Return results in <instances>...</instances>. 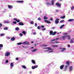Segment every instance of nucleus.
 Here are the masks:
<instances>
[{"mask_svg": "<svg viewBox=\"0 0 74 74\" xmlns=\"http://www.w3.org/2000/svg\"><path fill=\"white\" fill-rule=\"evenodd\" d=\"M10 55V53L9 52H6L5 55V56H8L9 55Z\"/></svg>", "mask_w": 74, "mask_h": 74, "instance_id": "1", "label": "nucleus"}, {"mask_svg": "<svg viewBox=\"0 0 74 74\" xmlns=\"http://www.w3.org/2000/svg\"><path fill=\"white\" fill-rule=\"evenodd\" d=\"M56 5H57L58 7H60L61 5H62V4L59 3H56Z\"/></svg>", "mask_w": 74, "mask_h": 74, "instance_id": "2", "label": "nucleus"}, {"mask_svg": "<svg viewBox=\"0 0 74 74\" xmlns=\"http://www.w3.org/2000/svg\"><path fill=\"white\" fill-rule=\"evenodd\" d=\"M59 38H56V39H53L52 40H51V44H54V43H55L54 42H52L53 41H56V40H58V39Z\"/></svg>", "mask_w": 74, "mask_h": 74, "instance_id": "3", "label": "nucleus"}, {"mask_svg": "<svg viewBox=\"0 0 74 74\" xmlns=\"http://www.w3.org/2000/svg\"><path fill=\"white\" fill-rule=\"evenodd\" d=\"M56 19V20L55 21V23H56V24H58V23H59V19L58 18H57Z\"/></svg>", "mask_w": 74, "mask_h": 74, "instance_id": "4", "label": "nucleus"}, {"mask_svg": "<svg viewBox=\"0 0 74 74\" xmlns=\"http://www.w3.org/2000/svg\"><path fill=\"white\" fill-rule=\"evenodd\" d=\"M37 67H38V65H35L32 66V69H34Z\"/></svg>", "mask_w": 74, "mask_h": 74, "instance_id": "5", "label": "nucleus"}, {"mask_svg": "<svg viewBox=\"0 0 74 74\" xmlns=\"http://www.w3.org/2000/svg\"><path fill=\"white\" fill-rule=\"evenodd\" d=\"M18 25L21 26H23L24 25V24H23V23L22 22H20L18 23Z\"/></svg>", "mask_w": 74, "mask_h": 74, "instance_id": "6", "label": "nucleus"}, {"mask_svg": "<svg viewBox=\"0 0 74 74\" xmlns=\"http://www.w3.org/2000/svg\"><path fill=\"white\" fill-rule=\"evenodd\" d=\"M45 49H48L49 50H53V49L51 48V47H47L45 48Z\"/></svg>", "mask_w": 74, "mask_h": 74, "instance_id": "7", "label": "nucleus"}, {"mask_svg": "<svg viewBox=\"0 0 74 74\" xmlns=\"http://www.w3.org/2000/svg\"><path fill=\"white\" fill-rule=\"evenodd\" d=\"M66 64L68 66H69V65H70V62L67 61L66 62Z\"/></svg>", "mask_w": 74, "mask_h": 74, "instance_id": "8", "label": "nucleus"}, {"mask_svg": "<svg viewBox=\"0 0 74 74\" xmlns=\"http://www.w3.org/2000/svg\"><path fill=\"white\" fill-rule=\"evenodd\" d=\"M66 36H62L61 38L63 39V40H64L66 39Z\"/></svg>", "mask_w": 74, "mask_h": 74, "instance_id": "9", "label": "nucleus"}, {"mask_svg": "<svg viewBox=\"0 0 74 74\" xmlns=\"http://www.w3.org/2000/svg\"><path fill=\"white\" fill-rule=\"evenodd\" d=\"M15 37H13L11 39V40L12 41H14V40H15Z\"/></svg>", "mask_w": 74, "mask_h": 74, "instance_id": "10", "label": "nucleus"}, {"mask_svg": "<svg viewBox=\"0 0 74 74\" xmlns=\"http://www.w3.org/2000/svg\"><path fill=\"white\" fill-rule=\"evenodd\" d=\"M66 37H68V40H70V38H71V37H70V36L69 35H66Z\"/></svg>", "mask_w": 74, "mask_h": 74, "instance_id": "11", "label": "nucleus"}, {"mask_svg": "<svg viewBox=\"0 0 74 74\" xmlns=\"http://www.w3.org/2000/svg\"><path fill=\"white\" fill-rule=\"evenodd\" d=\"M45 22H46L47 23H51V22L50 21H48L47 20H45Z\"/></svg>", "mask_w": 74, "mask_h": 74, "instance_id": "12", "label": "nucleus"}, {"mask_svg": "<svg viewBox=\"0 0 74 74\" xmlns=\"http://www.w3.org/2000/svg\"><path fill=\"white\" fill-rule=\"evenodd\" d=\"M63 67H64V65H62L60 66V69H61V70H62V69H63Z\"/></svg>", "mask_w": 74, "mask_h": 74, "instance_id": "13", "label": "nucleus"}, {"mask_svg": "<svg viewBox=\"0 0 74 74\" xmlns=\"http://www.w3.org/2000/svg\"><path fill=\"white\" fill-rule=\"evenodd\" d=\"M74 19H69L68 20V21L69 22H72L73 21H74Z\"/></svg>", "mask_w": 74, "mask_h": 74, "instance_id": "14", "label": "nucleus"}, {"mask_svg": "<svg viewBox=\"0 0 74 74\" xmlns=\"http://www.w3.org/2000/svg\"><path fill=\"white\" fill-rule=\"evenodd\" d=\"M31 62L33 63L34 64H36V62L34 60H32Z\"/></svg>", "mask_w": 74, "mask_h": 74, "instance_id": "15", "label": "nucleus"}, {"mask_svg": "<svg viewBox=\"0 0 74 74\" xmlns=\"http://www.w3.org/2000/svg\"><path fill=\"white\" fill-rule=\"evenodd\" d=\"M10 66L11 67H14V64H13V63L11 62V63Z\"/></svg>", "mask_w": 74, "mask_h": 74, "instance_id": "16", "label": "nucleus"}, {"mask_svg": "<svg viewBox=\"0 0 74 74\" xmlns=\"http://www.w3.org/2000/svg\"><path fill=\"white\" fill-rule=\"evenodd\" d=\"M8 7L9 9H11V8H12V6L11 5H8Z\"/></svg>", "mask_w": 74, "mask_h": 74, "instance_id": "17", "label": "nucleus"}, {"mask_svg": "<svg viewBox=\"0 0 74 74\" xmlns=\"http://www.w3.org/2000/svg\"><path fill=\"white\" fill-rule=\"evenodd\" d=\"M56 33H57V32L56 31L54 32L52 34V36H55L56 34Z\"/></svg>", "mask_w": 74, "mask_h": 74, "instance_id": "18", "label": "nucleus"}, {"mask_svg": "<svg viewBox=\"0 0 74 74\" xmlns=\"http://www.w3.org/2000/svg\"><path fill=\"white\" fill-rule=\"evenodd\" d=\"M53 31H50V35H52V34H53Z\"/></svg>", "mask_w": 74, "mask_h": 74, "instance_id": "19", "label": "nucleus"}, {"mask_svg": "<svg viewBox=\"0 0 74 74\" xmlns=\"http://www.w3.org/2000/svg\"><path fill=\"white\" fill-rule=\"evenodd\" d=\"M54 0H51V3L52 5H54Z\"/></svg>", "mask_w": 74, "mask_h": 74, "instance_id": "20", "label": "nucleus"}, {"mask_svg": "<svg viewBox=\"0 0 74 74\" xmlns=\"http://www.w3.org/2000/svg\"><path fill=\"white\" fill-rule=\"evenodd\" d=\"M23 44H27V45H29V42H23Z\"/></svg>", "mask_w": 74, "mask_h": 74, "instance_id": "21", "label": "nucleus"}, {"mask_svg": "<svg viewBox=\"0 0 74 74\" xmlns=\"http://www.w3.org/2000/svg\"><path fill=\"white\" fill-rule=\"evenodd\" d=\"M67 69V66L66 65L65 66V68L64 69V71H66Z\"/></svg>", "mask_w": 74, "mask_h": 74, "instance_id": "22", "label": "nucleus"}, {"mask_svg": "<svg viewBox=\"0 0 74 74\" xmlns=\"http://www.w3.org/2000/svg\"><path fill=\"white\" fill-rule=\"evenodd\" d=\"M46 4V5H51V4L50 3H49L48 2H47Z\"/></svg>", "mask_w": 74, "mask_h": 74, "instance_id": "23", "label": "nucleus"}, {"mask_svg": "<svg viewBox=\"0 0 74 74\" xmlns=\"http://www.w3.org/2000/svg\"><path fill=\"white\" fill-rule=\"evenodd\" d=\"M37 50V49H34V50H32V52H36V51Z\"/></svg>", "mask_w": 74, "mask_h": 74, "instance_id": "24", "label": "nucleus"}, {"mask_svg": "<svg viewBox=\"0 0 74 74\" xmlns=\"http://www.w3.org/2000/svg\"><path fill=\"white\" fill-rule=\"evenodd\" d=\"M4 23H10V22L5 21L4 22Z\"/></svg>", "mask_w": 74, "mask_h": 74, "instance_id": "25", "label": "nucleus"}, {"mask_svg": "<svg viewBox=\"0 0 74 74\" xmlns=\"http://www.w3.org/2000/svg\"><path fill=\"white\" fill-rule=\"evenodd\" d=\"M23 1H17V2H18V3H23L24 2Z\"/></svg>", "mask_w": 74, "mask_h": 74, "instance_id": "26", "label": "nucleus"}, {"mask_svg": "<svg viewBox=\"0 0 74 74\" xmlns=\"http://www.w3.org/2000/svg\"><path fill=\"white\" fill-rule=\"evenodd\" d=\"M65 50H66V48H63L61 50V51L62 52H63V51H64Z\"/></svg>", "mask_w": 74, "mask_h": 74, "instance_id": "27", "label": "nucleus"}, {"mask_svg": "<svg viewBox=\"0 0 74 74\" xmlns=\"http://www.w3.org/2000/svg\"><path fill=\"white\" fill-rule=\"evenodd\" d=\"M48 19V18L46 17V16H44V19L45 20H47Z\"/></svg>", "mask_w": 74, "mask_h": 74, "instance_id": "28", "label": "nucleus"}, {"mask_svg": "<svg viewBox=\"0 0 74 74\" xmlns=\"http://www.w3.org/2000/svg\"><path fill=\"white\" fill-rule=\"evenodd\" d=\"M60 18H61V19H64V18H65V16L64 15L63 16L61 17Z\"/></svg>", "mask_w": 74, "mask_h": 74, "instance_id": "29", "label": "nucleus"}, {"mask_svg": "<svg viewBox=\"0 0 74 74\" xmlns=\"http://www.w3.org/2000/svg\"><path fill=\"white\" fill-rule=\"evenodd\" d=\"M70 42L71 44H72L73 43H74V41H73V40H71Z\"/></svg>", "mask_w": 74, "mask_h": 74, "instance_id": "30", "label": "nucleus"}, {"mask_svg": "<svg viewBox=\"0 0 74 74\" xmlns=\"http://www.w3.org/2000/svg\"><path fill=\"white\" fill-rule=\"evenodd\" d=\"M4 30H8V28L7 27H5L3 28Z\"/></svg>", "mask_w": 74, "mask_h": 74, "instance_id": "31", "label": "nucleus"}, {"mask_svg": "<svg viewBox=\"0 0 74 74\" xmlns=\"http://www.w3.org/2000/svg\"><path fill=\"white\" fill-rule=\"evenodd\" d=\"M16 30H19V28L18 27H17L15 28Z\"/></svg>", "mask_w": 74, "mask_h": 74, "instance_id": "32", "label": "nucleus"}, {"mask_svg": "<svg viewBox=\"0 0 74 74\" xmlns=\"http://www.w3.org/2000/svg\"><path fill=\"white\" fill-rule=\"evenodd\" d=\"M22 67L23 68H24V69H26V66L25 65H23L22 66Z\"/></svg>", "mask_w": 74, "mask_h": 74, "instance_id": "33", "label": "nucleus"}, {"mask_svg": "<svg viewBox=\"0 0 74 74\" xmlns=\"http://www.w3.org/2000/svg\"><path fill=\"white\" fill-rule=\"evenodd\" d=\"M64 26V25H62L60 27V29H62V28Z\"/></svg>", "mask_w": 74, "mask_h": 74, "instance_id": "34", "label": "nucleus"}, {"mask_svg": "<svg viewBox=\"0 0 74 74\" xmlns=\"http://www.w3.org/2000/svg\"><path fill=\"white\" fill-rule=\"evenodd\" d=\"M72 66H71L69 68V70H70V71H72Z\"/></svg>", "mask_w": 74, "mask_h": 74, "instance_id": "35", "label": "nucleus"}, {"mask_svg": "<svg viewBox=\"0 0 74 74\" xmlns=\"http://www.w3.org/2000/svg\"><path fill=\"white\" fill-rule=\"evenodd\" d=\"M22 43L20 42L19 43H17V45H21V44H22Z\"/></svg>", "mask_w": 74, "mask_h": 74, "instance_id": "36", "label": "nucleus"}, {"mask_svg": "<svg viewBox=\"0 0 74 74\" xmlns=\"http://www.w3.org/2000/svg\"><path fill=\"white\" fill-rule=\"evenodd\" d=\"M22 33L23 34L25 35L26 34V32L25 31H23L22 32Z\"/></svg>", "mask_w": 74, "mask_h": 74, "instance_id": "37", "label": "nucleus"}, {"mask_svg": "<svg viewBox=\"0 0 74 74\" xmlns=\"http://www.w3.org/2000/svg\"><path fill=\"white\" fill-rule=\"evenodd\" d=\"M3 47V44H0V48H2Z\"/></svg>", "mask_w": 74, "mask_h": 74, "instance_id": "38", "label": "nucleus"}, {"mask_svg": "<svg viewBox=\"0 0 74 74\" xmlns=\"http://www.w3.org/2000/svg\"><path fill=\"white\" fill-rule=\"evenodd\" d=\"M64 22V20H62L60 21V23H63V22Z\"/></svg>", "mask_w": 74, "mask_h": 74, "instance_id": "39", "label": "nucleus"}, {"mask_svg": "<svg viewBox=\"0 0 74 74\" xmlns=\"http://www.w3.org/2000/svg\"><path fill=\"white\" fill-rule=\"evenodd\" d=\"M74 9V6H72L71 8V10H73Z\"/></svg>", "mask_w": 74, "mask_h": 74, "instance_id": "40", "label": "nucleus"}, {"mask_svg": "<svg viewBox=\"0 0 74 74\" xmlns=\"http://www.w3.org/2000/svg\"><path fill=\"white\" fill-rule=\"evenodd\" d=\"M41 27H40V26H38L37 27L38 29H41Z\"/></svg>", "mask_w": 74, "mask_h": 74, "instance_id": "41", "label": "nucleus"}, {"mask_svg": "<svg viewBox=\"0 0 74 74\" xmlns=\"http://www.w3.org/2000/svg\"><path fill=\"white\" fill-rule=\"evenodd\" d=\"M42 46H43V47H47V46H48V45H42Z\"/></svg>", "mask_w": 74, "mask_h": 74, "instance_id": "42", "label": "nucleus"}, {"mask_svg": "<svg viewBox=\"0 0 74 74\" xmlns=\"http://www.w3.org/2000/svg\"><path fill=\"white\" fill-rule=\"evenodd\" d=\"M17 22H18V23L19 22H20V20H17V21H16Z\"/></svg>", "mask_w": 74, "mask_h": 74, "instance_id": "43", "label": "nucleus"}, {"mask_svg": "<svg viewBox=\"0 0 74 74\" xmlns=\"http://www.w3.org/2000/svg\"><path fill=\"white\" fill-rule=\"evenodd\" d=\"M52 46L53 47H58V45H56V46L53 45Z\"/></svg>", "mask_w": 74, "mask_h": 74, "instance_id": "44", "label": "nucleus"}, {"mask_svg": "<svg viewBox=\"0 0 74 74\" xmlns=\"http://www.w3.org/2000/svg\"><path fill=\"white\" fill-rule=\"evenodd\" d=\"M13 23L14 24H16V21L13 22Z\"/></svg>", "mask_w": 74, "mask_h": 74, "instance_id": "45", "label": "nucleus"}, {"mask_svg": "<svg viewBox=\"0 0 74 74\" xmlns=\"http://www.w3.org/2000/svg\"><path fill=\"white\" fill-rule=\"evenodd\" d=\"M38 21H40L41 20V18L40 17H39L38 18Z\"/></svg>", "mask_w": 74, "mask_h": 74, "instance_id": "46", "label": "nucleus"}, {"mask_svg": "<svg viewBox=\"0 0 74 74\" xmlns=\"http://www.w3.org/2000/svg\"><path fill=\"white\" fill-rule=\"evenodd\" d=\"M35 26L36 27H37V24L36 23H35Z\"/></svg>", "mask_w": 74, "mask_h": 74, "instance_id": "47", "label": "nucleus"}, {"mask_svg": "<svg viewBox=\"0 0 74 74\" xmlns=\"http://www.w3.org/2000/svg\"><path fill=\"white\" fill-rule=\"evenodd\" d=\"M19 36H23V35L22 34V33H21L20 34Z\"/></svg>", "mask_w": 74, "mask_h": 74, "instance_id": "48", "label": "nucleus"}, {"mask_svg": "<svg viewBox=\"0 0 74 74\" xmlns=\"http://www.w3.org/2000/svg\"><path fill=\"white\" fill-rule=\"evenodd\" d=\"M13 19H14V20L15 21H17V19L16 18H14Z\"/></svg>", "mask_w": 74, "mask_h": 74, "instance_id": "49", "label": "nucleus"}, {"mask_svg": "<svg viewBox=\"0 0 74 74\" xmlns=\"http://www.w3.org/2000/svg\"><path fill=\"white\" fill-rule=\"evenodd\" d=\"M34 35H36V32H34L33 33Z\"/></svg>", "mask_w": 74, "mask_h": 74, "instance_id": "50", "label": "nucleus"}, {"mask_svg": "<svg viewBox=\"0 0 74 74\" xmlns=\"http://www.w3.org/2000/svg\"><path fill=\"white\" fill-rule=\"evenodd\" d=\"M60 42H56V41H55V43H56V44H58V43H60Z\"/></svg>", "mask_w": 74, "mask_h": 74, "instance_id": "51", "label": "nucleus"}, {"mask_svg": "<svg viewBox=\"0 0 74 74\" xmlns=\"http://www.w3.org/2000/svg\"><path fill=\"white\" fill-rule=\"evenodd\" d=\"M8 62V60H6L5 62L6 63H7Z\"/></svg>", "mask_w": 74, "mask_h": 74, "instance_id": "52", "label": "nucleus"}, {"mask_svg": "<svg viewBox=\"0 0 74 74\" xmlns=\"http://www.w3.org/2000/svg\"><path fill=\"white\" fill-rule=\"evenodd\" d=\"M4 34H1L0 36H4Z\"/></svg>", "mask_w": 74, "mask_h": 74, "instance_id": "53", "label": "nucleus"}, {"mask_svg": "<svg viewBox=\"0 0 74 74\" xmlns=\"http://www.w3.org/2000/svg\"><path fill=\"white\" fill-rule=\"evenodd\" d=\"M16 60H19V58L17 57L16 58Z\"/></svg>", "mask_w": 74, "mask_h": 74, "instance_id": "54", "label": "nucleus"}, {"mask_svg": "<svg viewBox=\"0 0 74 74\" xmlns=\"http://www.w3.org/2000/svg\"><path fill=\"white\" fill-rule=\"evenodd\" d=\"M30 23H31V24H33V23H34L33 21L31 22Z\"/></svg>", "mask_w": 74, "mask_h": 74, "instance_id": "55", "label": "nucleus"}, {"mask_svg": "<svg viewBox=\"0 0 74 74\" xmlns=\"http://www.w3.org/2000/svg\"><path fill=\"white\" fill-rule=\"evenodd\" d=\"M46 30V29L45 28H42V30Z\"/></svg>", "mask_w": 74, "mask_h": 74, "instance_id": "56", "label": "nucleus"}, {"mask_svg": "<svg viewBox=\"0 0 74 74\" xmlns=\"http://www.w3.org/2000/svg\"><path fill=\"white\" fill-rule=\"evenodd\" d=\"M2 27V24L0 23V27Z\"/></svg>", "mask_w": 74, "mask_h": 74, "instance_id": "57", "label": "nucleus"}, {"mask_svg": "<svg viewBox=\"0 0 74 74\" xmlns=\"http://www.w3.org/2000/svg\"><path fill=\"white\" fill-rule=\"evenodd\" d=\"M41 27H42V28H44V26L42 25V26H41Z\"/></svg>", "mask_w": 74, "mask_h": 74, "instance_id": "58", "label": "nucleus"}, {"mask_svg": "<svg viewBox=\"0 0 74 74\" xmlns=\"http://www.w3.org/2000/svg\"><path fill=\"white\" fill-rule=\"evenodd\" d=\"M55 27H52L51 29H55Z\"/></svg>", "mask_w": 74, "mask_h": 74, "instance_id": "59", "label": "nucleus"}, {"mask_svg": "<svg viewBox=\"0 0 74 74\" xmlns=\"http://www.w3.org/2000/svg\"><path fill=\"white\" fill-rule=\"evenodd\" d=\"M56 12H58V11H59V10H56Z\"/></svg>", "mask_w": 74, "mask_h": 74, "instance_id": "60", "label": "nucleus"}, {"mask_svg": "<svg viewBox=\"0 0 74 74\" xmlns=\"http://www.w3.org/2000/svg\"><path fill=\"white\" fill-rule=\"evenodd\" d=\"M50 20L51 21H52L53 20V18H50Z\"/></svg>", "mask_w": 74, "mask_h": 74, "instance_id": "61", "label": "nucleus"}, {"mask_svg": "<svg viewBox=\"0 0 74 74\" xmlns=\"http://www.w3.org/2000/svg\"><path fill=\"white\" fill-rule=\"evenodd\" d=\"M68 47H70V45H68Z\"/></svg>", "mask_w": 74, "mask_h": 74, "instance_id": "62", "label": "nucleus"}, {"mask_svg": "<svg viewBox=\"0 0 74 74\" xmlns=\"http://www.w3.org/2000/svg\"><path fill=\"white\" fill-rule=\"evenodd\" d=\"M31 43H32V44H33V43H34V42L33 41H32V42H31Z\"/></svg>", "mask_w": 74, "mask_h": 74, "instance_id": "63", "label": "nucleus"}, {"mask_svg": "<svg viewBox=\"0 0 74 74\" xmlns=\"http://www.w3.org/2000/svg\"><path fill=\"white\" fill-rule=\"evenodd\" d=\"M67 33H65L64 34H65V35H66V34H67Z\"/></svg>", "mask_w": 74, "mask_h": 74, "instance_id": "64", "label": "nucleus"}]
</instances>
